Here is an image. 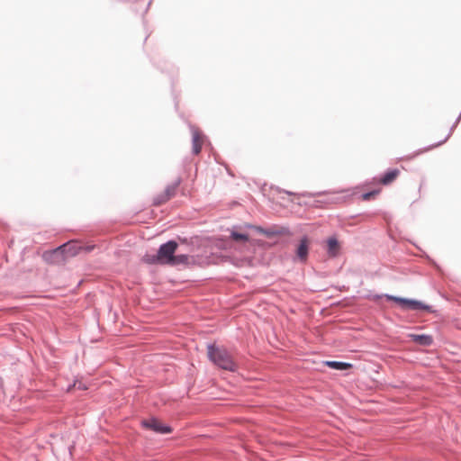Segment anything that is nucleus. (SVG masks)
I'll return each instance as SVG.
<instances>
[{"instance_id":"f257e3e1","label":"nucleus","mask_w":461,"mask_h":461,"mask_svg":"<svg viewBox=\"0 0 461 461\" xmlns=\"http://www.w3.org/2000/svg\"><path fill=\"white\" fill-rule=\"evenodd\" d=\"M207 353L209 359L219 367L228 371L235 370V364L226 348L214 345H208Z\"/></svg>"},{"instance_id":"f03ea898","label":"nucleus","mask_w":461,"mask_h":461,"mask_svg":"<svg viewBox=\"0 0 461 461\" xmlns=\"http://www.w3.org/2000/svg\"><path fill=\"white\" fill-rule=\"evenodd\" d=\"M178 247V244L175 240H168L159 246L158 252L152 258L147 259L149 263H160L163 265H171L174 260L175 252Z\"/></svg>"},{"instance_id":"7ed1b4c3","label":"nucleus","mask_w":461,"mask_h":461,"mask_svg":"<svg viewBox=\"0 0 461 461\" xmlns=\"http://www.w3.org/2000/svg\"><path fill=\"white\" fill-rule=\"evenodd\" d=\"M384 296L389 301L398 303L402 309L424 310L428 312H432L431 306L425 304L418 300L398 297L391 294H385Z\"/></svg>"},{"instance_id":"20e7f679","label":"nucleus","mask_w":461,"mask_h":461,"mask_svg":"<svg viewBox=\"0 0 461 461\" xmlns=\"http://www.w3.org/2000/svg\"><path fill=\"white\" fill-rule=\"evenodd\" d=\"M142 426L160 434H167L171 431V428L169 426L161 424L158 420L154 418L143 420Z\"/></svg>"},{"instance_id":"39448f33","label":"nucleus","mask_w":461,"mask_h":461,"mask_svg":"<svg viewBox=\"0 0 461 461\" xmlns=\"http://www.w3.org/2000/svg\"><path fill=\"white\" fill-rule=\"evenodd\" d=\"M309 252V245H308V238L307 236H303L299 243V246L296 249V257L302 262L305 263L308 258Z\"/></svg>"},{"instance_id":"423d86ee","label":"nucleus","mask_w":461,"mask_h":461,"mask_svg":"<svg viewBox=\"0 0 461 461\" xmlns=\"http://www.w3.org/2000/svg\"><path fill=\"white\" fill-rule=\"evenodd\" d=\"M193 154L197 155L202 149V136L198 130L192 128Z\"/></svg>"},{"instance_id":"0eeeda50","label":"nucleus","mask_w":461,"mask_h":461,"mask_svg":"<svg viewBox=\"0 0 461 461\" xmlns=\"http://www.w3.org/2000/svg\"><path fill=\"white\" fill-rule=\"evenodd\" d=\"M54 254L60 253L65 256L73 257L77 254V248L72 243H66L59 246L53 251Z\"/></svg>"},{"instance_id":"6e6552de","label":"nucleus","mask_w":461,"mask_h":461,"mask_svg":"<svg viewBox=\"0 0 461 461\" xmlns=\"http://www.w3.org/2000/svg\"><path fill=\"white\" fill-rule=\"evenodd\" d=\"M410 338L412 341L425 347L430 346L433 343L432 337L427 334H411Z\"/></svg>"},{"instance_id":"1a4fd4ad","label":"nucleus","mask_w":461,"mask_h":461,"mask_svg":"<svg viewBox=\"0 0 461 461\" xmlns=\"http://www.w3.org/2000/svg\"><path fill=\"white\" fill-rule=\"evenodd\" d=\"M324 364L332 369L339 370V371L348 370L352 367V364L348 363V362H342V361L330 360V361H325Z\"/></svg>"},{"instance_id":"9d476101","label":"nucleus","mask_w":461,"mask_h":461,"mask_svg":"<svg viewBox=\"0 0 461 461\" xmlns=\"http://www.w3.org/2000/svg\"><path fill=\"white\" fill-rule=\"evenodd\" d=\"M240 226H233L232 229L230 230V238L234 241H242L247 242L249 241V235L246 233H240L238 232L237 230L240 229Z\"/></svg>"},{"instance_id":"9b49d317","label":"nucleus","mask_w":461,"mask_h":461,"mask_svg":"<svg viewBox=\"0 0 461 461\" xmlns=\"http://www.w3.org/2000/svg\"><path fill=\"white\" fill-rule=\"evenodd\" d=\"M328 254L330 257H336L338 255L339 242L335 237H330L327 240Z\"/></svg>"},{"instance_id":"f8f14e48","label":"nucleus","mask_w":461,"mask_h":461,"mask_svg":"<svg viewBox=\"0 0 461 461\" xmlns=\"http://www.w3.org/2000/svg\"><path fill=\"white\" fill-rule=\"evenodd\" d=\"M399 175L398 169H391L387 171L380 179V182L384 185H388L393 182Z\"/></svg>"},{"instance_id":"ddd939ff","label":"nucleus","mask_w":461,"mask_h":461,"mask_svg":"<svg viewBox=\"0 0 461 461\" xmlns=\"http://www.w3.org/2000/svg\"><path fill=\"white\" fill-rule=\"evenodd\" d=\"M179 184H180V180L177 179L176 182H174L171 185H168L166 187V189H165V191L163 193V194L166 197V199L169 200L171 197H173L175 195Z\"/></svg>"},{"instance_id":"4468645a","label":"nucleus","mask_w":461,"mask_h":461,"mask_svg":"<svg viewBox=\"0 0 461 461\" xmlns=\"http://www.w3.org/2000/svg\"><path fill=\"white\" fill-rule=\"evenodd\" d=\"M173 259L170 266H178L188 264L189 258L186 254H178L175 255Z\"/></svg>"},{"instance_id":"2eb2a0df","label":"nucleus","mask_w":461,"mask_h":461,"mask_svg":"<svg viewBox=\"0 0 461 461\" xmlns=\"http://www.w3.org/2000/svg\"><path fill=\"white\" fill-rule=\"evenodd\" d=\"M282 233H283V231H281V230H276L272 228H269V229H265L264 235H266L267 237H273L276 235H280Z\"/></svg>"},{"instance_id":"dca6fc26","label":"nucleus","mask_w":461,"mask_h":461,"mask_svg":"<svg viewBox=\"0 0 461 461\" xmlns=\"http://www.w3.org/2000/svg\"><path fill=\"white\" fill-rule=\"evenodd\" d=\"M167 199H166V197L164 196V194H159V195H157L154 197L153 199V203L155 205H159V204H162L164 203L165 202H167Z\"/></svg>"},{"instance_id":"f3484780","label":"nucleus","mask_w":461,"mask_h":461,"mask_svg":"<svg viewBox=\"0 0 461 461\" xmlns=\"http://www.w3.org/2000/svg\"><path fill=\"white\" fill-rule=\"evenodd\" d=\"M245 228H248V229H253L255 230L258 233H260V234H264L265 232V228L263 227H260V226H255V225H252V224H245L244 225Z\"/></svg>"},{"instance_id":"a211bd4d","label":"nucleus","mask_w":461,"mask_h":461,"mask_svg":"<svg viewBox=\"0 0 461 461\" xmlns=\"http://www.w3.org/2000/svg\"><path fill=\"white\" fill-rule=\"evenodd\" d=\"M376 194V192H368V193H366L363 194V198L365 200L368 199L370 196H372L373 194Z\"/></svg>"},{"instance_id":"6ab92c4d","label":"nucleus","mask_w":461,"mask_h":461,"mask_svg":"<svg viewBox=\"0 0 461 461\" xmlns=\"http://www.w3.org/2000/svg\"><path fill=\"white\" fill-rule=\"evenodd\" d=\"M450 131H452V129ZM450 134H451V131H449V133L446 136V138L442 141H440L438 144L444 143L449 138Z\"/></svg>"},{"instance_id":"aec40b11","label":"nucleus","mask_w":461,"mask_h":461,"mask_svg":"<svg viewBox=\"0 0 461 461\" xmlns=\"http://www.w3.org/2000/svg\"><path fill=\"white\" fill-rule=\"evenodd\" d=\"M78 388L79 389H84V390L86 389V387L85 385H83L81 383H79Z\"/></svg>"}]
</instances>
